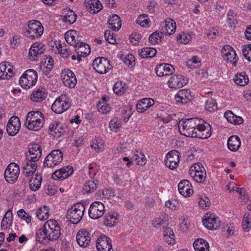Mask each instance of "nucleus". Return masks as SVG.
<instances>
[{
  "instance_id": "nucleus-1",
  "label": "nucleus",
  "mask_w": 251,
  "mask_h": 251,
  "mask_svg": "<svg viewBox=\"0 0 251 251\" xmlns=\"http://www.w3.org/2000/svg\"><path fill=\"white\" fill-rule=\"evenodd\" d=\"M180 133L186 137L206 139L211 135L210 125L197 118L181 119L178 123Z\"/></svg>"
},
{
  "instance_id": "nucleus-2",
  "label": "nucleus",
  "mask_w": 251,
  "mask_h": 251,
  "mask_svg": "<svg viewBox=\"0 0 251 251\" xmlns=\"http://www.w3.org/2000/svg\"><path fill=\"white\" fill-rule=\"evenodd\" d=\"M61 235V227L58 222L54 219L48 220L36 233V241L46 244L55 241Z\"/></svg>"
},
{
  "instance_id": "nucleus-3",
  "label": "nucleus",
  "mask_w": 251,
  "mask_h": 251,
  "mask_svg": "<svg viewBox=\"0 0 251 251\" xmlns=\"http://www.w3.org/2000/svg\"><path fill=\"white\" fill-rule=\"evenodd\" d=\"M44 121V116L41 112L32 111L27 113L25 125L30 130L38 131L43 126Z\"/></svg>"
},
{
  "instance_id": "nucleus-4",
  "label": "nucleus",
  "mask_w": 251,
  "mask_h": 251,
  "mask_svg": "<svg viewBox=\"0 0 251 251\" xmlns=\"http://www.w3.org/2000/svg\"><path fill=\"white\" fill-rule=\"evenodd\" d=\"M44 32V27L37 20H30L27 23V27L24 31L25 36L31 40L40 38Z\"/></svg>"
},
{
  "instance_id": "nucleus-5",
  "label": "nucleus",
  "mask_w": 251,
  "mask_h": 251,
  "mask_svg": "<svg viewBox=\"0 0 251 251\" xmlns=\"http://www.w3.org/2000/svg\"><path fill=\"white\" fill-rule=\"evenodd\" d=\"M85 210L84 204L81 202L74 204L67 213V218L72 224H76L82 219Z\"/></svg>"
},
{
  "instance_id": "nucleus-6",
  "label": "nucleus",
  "mask_w": 251,
  "mask_h": 251,
  "mask_svg": "<svg viewBox=\"0 0 251 251\" xmlns=\"http://www.w3.org/2000/svg\"><path fill=\"white\" fill-rule=\"evenodd\" d=\"M37 78V73L33 69H28L20 77L19 83L23 88H29L36 84Z\"/></svg>"
},
{
  "instance_id": "nucleus-7",
  "label": "nucleus",
  "mask_w": 251,
  "mask_h": 251,
  "mask_svg": "<svg viewBox=\"0 0 251 251\" xmlns=\"http://www.w3.org/2000/svg\"><path fill=\"white\" fill-rule=\"evenodd\" d=\"M63 157V153L60 150H53L45 158L44 165L48 168H53L62 161Z\"/></svg>"
},
{
  "instance_id": "nucleus-8",
  "label": "nucleus",
  "mask_w": 251,
  "mask_h": 251,
  "mask_svg": "<svg viewBox=\"0 0 251 251\" xmlns=\"http://www.w3.org/2000/svg\"><path fill=\"white\" fill-rule=\"evenodd\" d=\"M77 244L82 248H86L91 244H94L95 238L93 235H91L85 229H81L78 231L76 235Z\"/></svg>"
},
{
  "instance_id": "nucleus-9",
  "label": "nucleus",
  "mask_w": 251,
  "mask_h": 251,
  "mask_svg": "<svg viewBox=\"0 0 251 251\" xmlns=\"http://www.w3.org/2000/svg\"><path fill=\"white\" fill-rule=\"evenodd\" d=\"M70 106L69 99L66 95H61L56 99L51 106L52 110L57 114H61Z\"/></svg>"
},
{
  "instance_id": "nucleus-10",
  "label": "nucleus",
  "mask_w": 251,
  "mask_h": 251,
  "mask_svg": "<svg viewBox=\"0 0 251 251\" xmlns=\"http://www.w3.org/2000/svg\"><path fill=\"white\" fill-rule=\"evenodd\" d=\"M20 168L19 165L15 163H10L4 172V178L5 180L10 183H15L19 176Z\"/></svg>"
},
{
  "instance_id": "nucleus-11",
  "label": "nucleus",
  "mask_w": 251,
  "mask_h": 251,
  "mask_svg": "<svg viewBox=\"0 0 251 251\" xmlns=\"http://www.w3.org/2000/svg\"><path fill=\"white\" fill-rule=\"evenodd\" d=\"M221 53L225 61L231 63L234 67L237 66L239 58L235 50L232 47L228 45L224 46L222 48Z\"/></svg>"
},
{
  "instance_id": "nucleus-12",
  "label": "nucleus",
  "mask_w": 251,
  "mask_h": 251,
  "mask_svg": "<svg viewBox=\"0 0 251 251\" xmlns=\"http://www.w3.org/2000/svg\"><path fill=\"white\" fill-rule=\"evenodd\" d=\"M46 50L44 44L41 42L33 43L29 50L28 57L31 61H38Z\"/></svg>"
},
{
  "instance_id": "nucleus-13",
  "label": "nucleus",
  "mask_w": 251,
  "mask_h": 251,
  "mask_svg": "<svg viewBox=\"0 0 251 251\" xmlns=\"http://www.w3.org/2000/svg\"><path fill=\"white\" fill-rule=\"evenodd\" d=\"M180 152L176 150H172L166 154L165 164L171 170H175L180 161Z\"/></svg>"
},
{
  "instance_id": "nucleus-14",
  "label": "nucleus",
  "mask_w": 251,
  "mask_h": 251,
  "mask_svg": "<svg viewBox=\"0 0 251 251\" xmlns=\"http://www.w3.org/2000/svg\"><path fill=\"white\" fill-rule=\"evenodd\" d=\"M93 67L96 72L104 74L111 69V65L107 58L102 57H98L94 60Z\"/></svg>"
},
{
  "instance_id": "nucleus-15",
  "label": "nucleus",
  "mask_w": 251,
  "mask_h": 251,
  "mask_svg": "<svg viewBox=\"0 0 251 251\" xmlns=\"http://www.w3.org/2000/svg\"><path fill=\"white\" fill-rule=\"evenodd\" d=\"M105 212L104 204L98 201L92 203L89 207L88 214L90 218L96 220L102 217Z\"/></svg>"
},
{
  "instance_id": "nucleus-16",
  "label": "nucleus",
  "mask_w": 251,
  "mask_h": 251,
  "mask_svg": "<svg viewBox=\"0 0 251 251\" xmlns=\"http://www.w3.org/2000/svg\"><path fill=\"white\" fill-rule=\"evenodd\" d=\"M203 226L208 229L216 230L220 226V221L213 213H206L202 220Z\"/></svg>"
},
{
  "instance_id": "nucleus-17",
  "label": "nucleus",
  "mask_w": 251,
  "mask_h": 251,
  "mask_svg": "<svg viewBox=\"0 0 251 251\" xmlns=\"http://www.w3.org/2000/svg\"><path fill=\"white\" fill-rule=\"evenodd\" d=\"M74 169L71 166H64L56 170L52 175V179L56 181H62L69 177L74 173Z\"/></svg>"
},
{
  "instance_id": "nucleus-18",
  "label": "nucleus",
  "mask_w": 251,
  "mask_h": 251,
  "mask_svg": "<svg viewBox=\"0 0 251 251\" xmlns=\"http://www.w3.org/2000/svg\"><path fill=\"white\" fill-rule=\"evenodd\" d=\"M21 128V123L19 118L16 116L11 117L7 124L6 130L9 136L16 135Z\"/></svg>"
},
{
  "instance_id": "nucleus-19",
  "label": "nucleus",
  "mask_w": 251,
  "mask_h": 251,
  "mask_svg": "<svg viewBox=\"0 0 251 251\" xmlns=\"http://www.w3.org/2000/svg\"><path fill=\"white\" fill-rule=\"evenodd\" d=\"M98 251H110L112 249V243L110 238L105 235L100 236L97 239L95 242Z\"/></svg>"
},
{
  "instance_id": "nucleus-20",
  "label": "nucleus",
  "mask_w": 251,
  "mask_h": 251,
  "mask_svg": "<svg viewBox=\"0 0 251 251\" xmlns=\"http://www.w3.org/2000/svg\"><path fill=\"white\" fill-rule=\"evenodd\" d=\"M62 79L64 85L69 88H74L77 80L75 74L69 69H65L62 73Z\"/></svg>"
},
{
  "instance_id": "nucleus-21",
  "label": "nucleus",
  "mask_w": 251,
  "mask_h": 251,
  "mask_svg": "<svg viewBox=\"0 0 251 251\" xmlns=\"http://www.w3.org/2000/svg\"><path fill=\"white\" fill-rule=\"evenodd\" d=\"M188 82V79L184 76L175 75L169 78L168 83L169 87L178 89L186 85Z\"/></svg>"
},
{
  "instance_id": "nucleus-22",
  "label": "nucleus",
  "mask_w": 251,
  "mask_h": 251,
  "mask_svg": "<svg viewBox=\"0 0 251 251\" xmlns=\"http://www.w3.org/2000/svg\"><path fill=\"white\" fill-rule=\"evenodd\" d=\"M14 68L8 62H4L0 63V80L8 79L14 74Z\"/></svg>"
},
{
  "instance_id": "nucleus-23",
  "label": "nucleus",
  "mask_w": 251,
  "mask_h": 251,
  "mask_svg": "<svg viewBox=\"0 0 251 251\" xmlns=\"http://www.w3.org/2000/svg\"><path fill=\"white\" fill-rule=\"evenodd\" d=\"M42 155V148L38 144H33L29 146L28 152L26 157L30 160L38 161Z\"/></svg>"
},
{
  "instance_id": "nucleus-24",
  "label": "nucleus",
  "mask_w": 251,
  "mask_h": 251,
  "mask_svg": "<svg viewBox=\"0 0 251 251\" xmlns=\"http://www.w3.org/2000/svg\"><path fill=\"white\" fill-rule=\"evenodd\" d=\"M160 25L161 26V31L166 35L173 34L175 32L176 28L175 21L170 18L167 19L163 22Z\"/></svg>"
},
{
  "instance_id": "nucleus-25",
  "label": "nucleus",
  "mask_w": 251,
  "mask_h": 251,
  "mask_svg": "<svg viewBox=\"0 0 251 251\" xmlns=\"http://www.w3.org/2000/svg\"><path fill=\"white\" fill-rule=\"evenodd\" d=\"M38 161L35 160H29L26 158V160L23 163V173L26 176H29L32 175L37 169Z\"/></svg>"
},
{
  "instance_id": "nucleus-26",
  "label": "nucleus",
  "mask_w": 251,
  "mask_h": 251,
  "mask_svg": "<svg viewBox=\"0 0 251 251\" xmlns=\"http://www.w3.org/2000/svg\"><path fill=\"white\" fill-rule=\"evenodd\" d=\"M178 190L183 196L190 197L193 193V189L191 183L187 180H181L178 184Z\"/></svg>"
},
{
  "instance_id": "nucleus-27",
  "label": "nucleus",
  "mask_w": 251,
  "mask_h": 251,
  "mask_svg": "<svg viewBox=\"0 0 251 251\" xmlns=\"http://www.w3.org/2000/svg\"><path fill=\"white\" fill-rule=\"evenodd\" d=\"M84 4L88 11L92 14H97L102 9L99 0H85Z\"/></svg>"
},
{
  "instance_id": "nucleus-28",
  "label": "nucleus",
  "mask_w": 251,
  "mask_h": 251,
  "mask_svg": "<svg viewBox=\"0 0 251 251\" xmlns=\"http://www.w3.org/2000/svg\"><path fill=\"white\" fill-rule=\"evenodd\" d=\"M192 99L191 91L187 89L179 90L175 96L176 102L183 104L190 102Z\"/></svg>"
},
{
  "instance_id": "nucleus-29",
  "label": "nucleus",
  "mask_w": 251,
  "mask_h": 251,
  "mask_svg": "<svg viewBox=\"0 0 251 251\" xmlns=\"http://www.w3.org/2000/svg\"><path fill=\"white\" fill-rule=\"evenodd\" d=\"M175 72L174 67L170 64H161L156 66L155 73L159 76L172 75Z\"/></svg>"
},
{
  "instance_id": "nucleus-30",
  "label": "nucleus",
  "mask_w": 251,
  "mask_h": 251,
  "mask_svg": "<svg viewBox=\"0 0 251 251\" xmlns=\"http://www.w3.org/2000/svg\"><path fill=\"white\" fill-rule=\"evenodd\" d=\"M154 104V100L151 98H144L140 100L136 104L138 112L143 113Z\"/></svg>"
},
{
  "instance_id": "nucleus-31",
  "label": "nucleus",
  "mask_w": 251,
  "mask_h": 251,
  "mask_svg": "<svg viewBox=\"0 0 251 251\" xmlns=\"http://www.w3.org/2000/svg\"><path fill=\"white\" fill-rule=\"evenodd\" d=\"M47 96V92L45 88H39L35 90L30 95V99L32 101L41 102L46 99Z\"/></svg>"
},
{
  "instance_id": "nucleus-32",
  "label": "nucleus",
  "mask_w": 251,
  "mask_h": 251,
  "mask_svg": "<svg viewBox=\"0 0 251 251\" xmlns=\"http://www.w3.org/2000/svg\"><path fill=\"white\" fill-rule=\"evenodd\" d=\"M78 36L77 32L74 30H71L67 31L65 34V38L66 42L70 45L75 47L77 46L80 40L78 39Z\"/></svg>"
},
{
  "instance_id": "nucleus-33",
  "label": "nucleus",
  "mask_w": 251,
  "mask_h": 251,
  "mask_svg": "<svg viewBox=\"0 0 251 251\" xmlns=\"http://www.w3.org/2000/svg\"><path fill=\"white\" fill-rule=\"evenodd\" d=\"M118 214L117 212H109L104 216V224L109 227L114 226L118 221Z\"/></svg>"
},
{
  "instance_id": "nucleus-34",
  "label": "nucleus",
  "mask_w": 251,
  "mask_h": 251,
  "mask_svg": "<svg viewBox=\"0 0 251 251\" xmlns=\"http://www.w3.org/2000/svg\"><path fill=\"white\" fill-rule=\"evenodd\" d=\"M121 20L120 17L117 14H112L109 17L108 24L110 28L113 31H118L121 27Z\"/></svg>"
},
{
  "instance_id": "nucleus-35",
  "label": "nucleus",
  "mask_w": 251,
  "mask_h": 251,
  "mask_svg": "<svg viewBox=\"0 0 251 251\" xmlns=\"http://www.w3.org/2000/svg\"><path fill=\"white\" fill-rule=\"evenodd\" d=\"M42 180V176L40 174L37 173L33 176L29 182L30 189L33 191H37L40 187Z\"/></svg>"
},
{
  "instance_id": "nucleus-36",
  "label": "nucleus",
  "mask_w": 251,
  "mask_h": 251,
  "mask_svg": "<svg viewBox=\"0 0 251 251\" xmlns=\"http://www.w3.org/2000/svg\"><path fill=\"white\" fill-rule=\"evenodd\" d=\"M75 47V50L78 55L86 57L90 53V47L87 44L80 42Z\"/></svg>"
},
{
  "instance_id": "nucleus-37",
  "label": "nucleus",
  "mask_w": 251,
  "mask_h": 251,
  "mask_svg": "<svg viewBox=\"0 0 251 251\" xmlns=\"http://www.w3.org/2000/svg\"><path fill=\"white\" fill-rule=\"evenodd\" d=\"M241 146L240 138L236 135L230 136L227 141V146L229 150L232 151H237Z\"/></svg>"
},
{
  "instance_id": "nucleus-38",
  "label": "nucleus",
  "mask_w": 251,
  "mask_h": 251,
  "mask_svg": "<svg viewBox=\"0 0 251 251\" xmlns=\"http://www.w3.org/2000/svg\"><path fill=\"white\" fill-rule=\"evenodd\" d=\"M63 16V21L66 24L71 25L76 20L77 15L76 13L70 8H66Z\"/></svg>"
},
{
  "instance_id": "nucleus-39",
  "label": "nucleus",
  "mask_w": 251,
  "mask_h": 251,
  "mask_svg": "<svg viewBox=\"0 0 251 251\" xmlns=\"http://www.w3.org/2000/svg\"><path fill=\"white\" fill-rule=\"evenodd\" d=\"M193 247L195 251H209V249L208 243L202 238L196 240L193 243Z\"/></svg>"
},
{
  "instance_id": "nucleus-40",
  "label": "nucleus",
  "mask_w": 251,
  "mask_h": 251,
  "mask_svg": "<svg viewBox=\"0 0 251 251\" xmlns=\"http://www.w3.org/2000/svg\"><path fill=\"white\" fill-rule=\"evenodd\" d=\"M225 117L229 123L236 125H240L243 123V119L241 117L237 116L234 114L233 112L230 110H228L225 113Z\"/></svg>"
},
{
  "instance_id": "nucleus-41",
  "label": "nucleus",
  "mask_w": 251,
  "mask_h": 251,
  "mask_svg": "<svg viewBox=\"0 0 251 251\" xmlns=\"http://www.w3.org/2000/svg\"><path fill=\"white\" fill-rule=\"evenodd\" d=\"M226 21L228 26L231 29H234L237 24V16L236 13L230 9L226 15Z\"/></svg>"
},
{
  "instance_id": "nucleus-42",
  "label": "nucleus",
  "mask_w": 251,
  "mask_h": 251,
  "mask_svg": "<svg viewBox=\"0 0 251 251\" xmlns=\"http://www.w3.org/2000/svg\"><path fill=\"white\" fill-rule=\"evenodd\" d=\"M49 129L50 134L56 138L60 137L63 131L61 125L57 123L51 124Z\"/></svg>"
},
{
  "instance_id": "nucleus-43",
  "label": "nucleus",
  "mask_w": 251,
  "mask_h": 251,
  "mask_svg": "<svg viewBox=\"0 0 251 251\" xmlns=\"http://www.w3.org/2000/svg\"><path fill=\"white\" fill-rule=\"evenodd\" d=\"M234 82L240 86H245L249 83V77L245 72L236 74L234 77Z\"/></svg>"
},
{
  "instance_id": "nucleus-44",
  "label": "nucleus",
  "mask_w": 251,
  "mask_h": 251,
  "mask_svg": "<svg viewBox=\"0 0 251 251\" xmlns=\"http://www.w3.org/2000/svg\"><path fill=\"white\" fill-rule=\"evenodd\" d=\"M157 53L156 50L154 48L145 47L142 49L139 52V55L142 58L154 57Z\"/></svg>"
},
{
  "instance_id": "nucleus-45",
  "label": "nucleus",
  "mask_w": 251,
  "mask_h": 251,
  "mask_svg": "<svg viewBox=\"0 0 251 251\" xmlns=\"http://www.w3.org/2000/svg\"><path fill=\"white\" fill-rule=\"evenodd\" d=\"M127 88V86L126 83L122 81H118L114 84L113 90L115 94L121 96L126 92Z\"/></svg>"
},
{
  "instance_id": "nucleus-46",
  "label": "nucleus",
  "mask_w": 251,
  "mask_h": 251,
  "mask_svg": "<svg viewBox=\"0 0 251 251\" xmlns=\"http://www.w3.org/2000/svg\"><path fill=\"white\" fill-rule=\"evenodd\" d=\"M48 61L41 63L40 70L44 74L47 75L53 69L54 60L52 58H48Z\"/></svg>"
},
{
  "instance_id": "nucleus-47",
  "label": "nucleus",
  "mask_w": 251,
  "mask_h": 251,
  "mask_svg": "<svg viewBox=\"0 0 251 251\" xmlns=\"http://www.w3.org/2000/svg\"><path fill=\"white\" fill-rule=\"evenodd\" d=\"M13 215L11 211L8 210L5 214L1 224V228L3 229H7L10 226L12 223Z\"/></svg>"
},
{
  "instance_id": "nucleus-48",
  "label": "nucleus",
  "mask_w": 251,
  "mask_h": 251,
  "mask_svg": "<svg viewBox=\"0 0 251 251\" xmlns=\"http://www.w3.org/2000/svg\"><path fill=\"white\" fill-rule=\"evenodd\" d=\"M49 208L46 206H43L37 210L36 217L41 221L46 220L49 217Z\"/></svg>"
},
{
  "instance_id": "nucleus-49",
  "label": "nucleus",
  "mask_w": 251,
  "mask_h": 251,
  "mask_svg": "<svg viewBox=\"0 0 251 251\" xmlns=\"http://www.w3.org/2000/svg\"><path fill=\"white\" fill-rule=\"evenodd\" d=\"M104 142L100 138H95L92 141L91 147L98 152H102L104 150Z\"/></svg>"
},
{
  "instance_id": "nucleus-50",
  "label": "nucleus",
  "mask_w": 251,
  "mask_h": 251,
  "mask_svg": "<svg viewBox=\"0 0 251 251\" xmlns=\"http://www.w3.org/2000/svg\"><path fill=\"white\" fill-rule=\"evenodd\" d=\"M98 180H88L83 187V191L87 193L93 192L97 188Z\"/></svg>"
},
{
  "instance_id": "nucleus-51",
  "label": "nucleus",
  "mask_w": 251,
  "mask_h": 251,
  "mask_svg": "<svg viewBox=\"0 0 251 251\" xmlns=\"http://www.w3.org/2000/svg\"><path fill=\"white\" fill-rule=\"evenodd\" d=\"M134 159L138 165L143 166L146 163L147 159L145 155L139 151H136L134 153Z\"/></svg>"
},
{
  "instance_id": "nucleus-52",
  "label": "nucleus",
  "mask_w": 251,
  "mask_h": 251,
  "mask_svg": "<svg viewBox=\"0 0 251 251\" xmlns=\"http://www.w3.org/2000/svg\"><path fill=\"white\" fill-rule=\"evenodd\" d=\"M190 175L194 180L198 183L203 182L206 176V171L198 173H194L193 171L190 173Z\"/></svg>"
},
{
  "instance_id": "nucleus-53",
  "label": "nucleus",
  "mask_w": 251,
  "mask_h": 251,
  "mask_svg": "<svg viewBox=\"0 0 251 251\" xmlns=\"http://www.w3.org/2000/svg\"><path fill=\"white\" fill-rule=\"evenodd\" d=\"M163 35V32L162 31H155L150 36L149 40L152 44H155L161 42V39L164 37Z\"/></svg>"
},
{
  "instance_id": "nucleus-54",
  "label": "nucleus",
  "mask_w": 251,
  "mask_h": 251,
  "mask_svg": "<svg viewBox=\"0 0 251 251\" xmlns=\"http://www.w3.org/2000/svg\"><path fill=\"white\" fill-rule=\"evenodd\" d=\"M205 109L210 112H213L217 109L216 100L213 99H209L205 102Z\"/></svg>"
},
{
  "instance_id": "nucleus-55",
  "label": "nucleus",
  "mask_w": 251,
  "mask_h": 251,
  "mask_svg": "<svg viewBox=\"0 0 251 251\" xmlns=\"http://www.w3.org/2000/svg\"><path fill=\"white\" fill-rule=\"evenodd\" d=\"M136 23L142 27L150 26L151 21L146 14L140 15L136 20Z\"/></svg>"
},
{
  "instance_id": "nucleus-56",
  "label": "nucleus",
  "mask_w": 251,
  "mask_h": 251,
  "mask_svg": "<svg viewBox=\"0 0 251 251\" xmlns=\"http://www.w3.org/2000/svg\"><path fill=\"white\" fill-rule=\"evenodd\" d=\"M152 224L153 226L155 228L164 227L167 225V220L165 217L164 218H156L152 221Z\"/></svg>"
},
{
  "instance_id": "nucleus-57",
  "label": "nucleus",
  "mask_w": 251,
  "mask_h": 251,
  "mask_svg": "<svg viewBox=\"0 0 251 251\" xmlns=\"http://www.w3.org/2000/svg\"><path fill=\"white\" fill-rule=\"evenodd\" d=\"M98 110L103 114H106L110 111V106L105 101H101L97 104Z\"/></svg>"
},
{
  "instance_id": "nucleus-58",
  "label": "nucleus",
  "mask_w": 251,
  "mask_h": 251,
  "mask_svg": "<svg viewBox=\"0 0 251 251\" xmlns=\"http://www.w3.org/2000/svg\"><path fill=\"white\" fill-rule=\"evenodd\" d=\"M165 206L173 210L179 209L180 203L176 200H168L165 202Z\"/></svg>"
},
{
  "instance_id": "nucleus-59",
  "label": "nucleus",
  "mask_w": 251,
  "mask_h": 251,
  "mask_svg": "<svg viewBox=\"0 0 251 251\" xmlns=\"http://www.w3.org/2000/svg\"><path fill=\"white\" fill-rule=\"evenodd\" d=\"M17 215L21 219L25 221L26 223L29 224L31 222V216L28 213H26L23 209L18 210L17 211Z\"/></svg>"
},
{
  "instance_id": "nucleus-60",
  "label": "nucleus",
  "mask_w": 251,
  "mask_h": 251,
  "mask_svg": "<svg viewBox=\"0 0 251 251\" xmlns=\"http://www.w3.org/2000/svg\"><path fill=\"white\" fill-rule=\"evenodd\" d=\"M250 218L249 214L246 213L244 215L242 222V226L245 231L248 232L251 228V225L250 222Z\"/></svg>"
},
{
  "instance_id": "nucleus-61",
  "label": "nucleus",
  "mask_w": 251,
  "mask_h": 251,
  "mask_svg": "<svg viewBox=\"0 0 251 251\" xmlns=\"http://www.w3.org/2000/svg\"><path fill=\"white\" fill-rule=\"evenodd\" d=\"M124 62L128 67H133L135 64V58L134 56L130 53L126 55Z\"/></svg>"
},
{
  "instance_id": "nucleus-62",
  "label": "nucleus",
  "mask_w": 251,
  "mask_h": 251,
  "mask_svg": "<svg viewBox=\"0 0 251 251\" xmlns=\"http://www.w3.org/2000/svg\"><path fill=\"white\" fill-rule=\"evenodd\" d=\"M109 126L112 131L117 132L121 127V125L118 118L115 117L110 122Z\"/></svg>"
},
{
  "instance_id": "nucleus-63",
  "label": "nucleus",
  "mask_w": 251,
  "mask_h": 251,
  "mask_svg": "<svg viewBox=\"0 0 251 251\" xmlns=\"http://www.w3.org/2000/svg\"><path fill=\"white\" fill-rule=\"evenodd\" d=\"M176 39L178 41L186 44L191 40V37L190 35L182 32L177 36Z\"/></svg>"
},
{
  "instance_id": "nucleus-64",
  "label": "nucleus",
  "mask_w": 251,
  "mask_h": 251,
  "mask_svg": "<svg viewBox=\"0 0 251 251\" xmlns=\"http://www.w3.org/2000/svg\"><path fill=\"white\" fill-rule=\"evenodd\" d=\"M242 51L246 59L251 61V45L244 46L242 48Z\"/></svg>"
}]
</instances>
